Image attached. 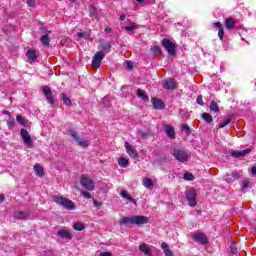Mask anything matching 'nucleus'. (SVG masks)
Here are the masks:
<instances>
[{
    "label": "nucleus",
    "instance_id": "nucleus-4",
    "mask_svg": "<svg viewBox=\"0 0 256 256\" xmlns=\"http://www.w3.org/2000/svg\"><path fill=\"white\" fill-rule=\"evenodd\" d=\"M185 197L189 207H197V191L195 188H190L185 191Z\"/></svg>",
    "mask_w": 256,
    "mask_h": 256
},
{
    "label": "nucleus",
    "instance_id": "nucleus-44",
    "mask_svg": "<svg viewBox=\"0 0 256 256\" xmlns=\"http://www.w3.org/2000/svg\"><path fill=\"white\" fill-rule=\"evenodd\" d=\"M213 27H217L218 29H223V25L221 24V22H214Z\"/></svg>",
    "mask_w": 256,
    "mask_h": 256
},
{
    "label": "nucleus",
    "instance_id": "nucleus-45",
    "mask_svg": "<svg viewBox=\"0 0 256 256\" xmlns=\"http://www.w3.org/2000/svg\"><path fill=\"white\" fill-rule=\"evenodd\" d=\"M78 37H80V38H85V39H87V33H85V32H78Z\"/></svg>",
    "mask_w": 256,
    "mask_h": 256
},
{
    "label": "nucleus",
    "instance_id": "nucleus-24",
    "mask_svg": "<svg viewBox=\"0 0 256 256\" xmlns=\"http://www.w3.org/2000/svg\"><path fill=\"white\" fill-rule=\"evenodd\" d=\"M100 47L106 53H110L111 52V44H109V42H107V41H103L102 40L101 43H100Z\"/></svg>",
    "mask_w": 256,
    "mask_h": 256
},
{
    "label": "nucleus",
    "instance_id": "nucleus-25",
    "mask_svg": "<svg viewBox=\"0 0 256 256\" xmlns=\"http://www.w3.org/2000/svg\"><path fill=\"white\" fill-rule=\"evenodd\" d=\"M161 249L164 251L165 256H173V252L169 249V245L165 242L161 244Z\"/></svg>",
    "mask_w": 256,
    "mask_h": 256
},
{
    "label": "nucleus",
    "instance_id": "nucleus-37",
    "mask_svg": "<svg viewBox=\"0 0 256 256\" xmlns=\"http://www.w3.org/2000/svg\"><path fill=\"white\" fill-rule=\"evenodd\" d=\"M81 195H82V197L84 198V199H92V195H91V193H89V192H87V191H85V190H82L81 191Z\"/></svg>",
    "mask_w": 256,
    "mask_h": 256
},
{
    "label": "nucleus",
    "instance_id": "nucleus-14",
    "mask_svg": "<svg viewBox=\"0 0 256 256\" xmlns=\"http://www.w3.org/2000/svg\"><path fill=\"white\" fill-rule=\"evenodd\" d=\"M164 131L167 137H169L170 139H175V128H173V126L168 124L164 125Z\"/></svg>",
    "mask_w": 256,
    "mask_h": 256
},
{
    "label": "nucleus",
    "instance_id": "nucleus-19",
    "mask_svg": "<svg viewBox=\"0 0 256 256\" xmlns=\"http://www.w3.org/2000/svg\"><path fill=\"white\" fill-rule=\"evenodd\" d=\"M142 185L146 189H151V187H153V185H155V183L153 182V180L151 178L144 177L143 180H142Z\"/></svg>",
    "mask_w": 256,
    "mask_h": 256
},
{
    "label": "nucleus",
    "instance_id": "nucleus-18",
    "mask_svg": "<svg viewBox=\"0 0 256 256\" xmlns=\"http://www.w3.org/2000/svg\"><path fill=\"white\" fill-rule=\"evenodd\" d=\"M26 57L30 63L37 60V52L33 49H29L26 53Z\"/></svg>",
    "mask_w": 256,
    "mask_h": 256
},
{
    "label": "nucleus",
    "instance_id": "nucleus-23",
    "mask_svg": "<svg viewBox=\"0 0 256 256\" xmlns=\"http://www.w3.org/2000/svg\"><path fill=\"white\" fill-rule=\"evenodd\" d=\"M118 165L119 167H122L123 169H126V167H129V159L125 157H121L118 159Z\"/></svg>",
    "mask_w": 256,
    "mask_h": 256
},
{
    "label": "nucleus",
    "instance_id": "nucleus-49",
    "mask_svg": "<svg viewBox=\"0 0 256 256\" xmlns=\"http://www.w3.org/2000/svg\"><path fill=\"white\" fill-rule=\"evenodd\" d=\"M100 256H111V252H102Z\"/></svg>",
    "mask_w": 256,
    "mask_h": 256
},
{
    "label": "nucleus",
    "instance_id": "nucleus-52",
    "mask_svg": "<svg viewBox=\"0 0 256 256\" xmlns=\"http://www.w3.org/2000/svg\"><path fill=\"white\" fill-rule=\"evenodd\" d=\"M111 31H113V30L111 29V27H106V28H105V32H106V33H111Z\"/></svg>",
    "mask_w": 256,
    "mask_h": 256
},
{
    "label": "nucleus",
    "instance_id": "nucleus-59",
    "mask_svg": "<svg viewBox=\"0 0 256 256\" xmlns=\"http://www.w3.org/2000/svg\"><path fill=\"white\" fill-rule=\"evenodd\" d=\"M68 1H70V3H75L76 0H68Z\"/></svg>",
    "mask_w": 256,
    "mask_h": 256
},
{
    "label": "nucleus",
    "instance_id": "nucleus-58",
    "mask_svg": "<svg viewBox=\"0 0 256 256\" xmlns=\"http://www.w3.org/2000/svg\"><path fill=\"white\" fill-rule=\"evenodd\" d=\"M137 3H143L145 0H136Z\"/></svg>",
    "mask_w": 256,
    "mask_h": 256
},
{
    "label": "nucleus",
    "instance_id": "nucleus-8",
    "mask_svg": "<svg viewBox=\"0 0 256 256\" xmlns=\"http://www.w3.org/2000/svg\"><path fill=\"white\" fill-rule=\"evenodd\" d=\"M20 135H21L25 145H27V147H29V149L33 148V140L31 139V135L29 134L27 129L22 128L20 130Z\"/></svg>",
    "mask_w": 256,
    "mask_h": 256
},
{
    "label": "nucleus",
    "instance_id": "nucleus-3",
    "mask_svg": "<svg viewBox=\"0 0 256 256\" xmlns=\"http://www.w3.org/2000/svg\"><path fill=\"white\" fill-rule=\"evenodd\" d=\"M80 185L81 187H84L86 191H93V189H95V181H93V179H91V176L87 174L81 175Z\"/></svg>",
    "mask_w": 256,
    "mask_h": 256
},
{
    "label": "nucleus",
    "instance_id": "nucleus-7",
    "mask_svg": "<svg viewBox=\"0 0 256 256\" xmlns=\"http://www.w3.org/2000/svg\"><path fill=\"white\" fill-rule=\"evenodd\" d=\"M104 58H105V53H103L102 51H98L93 56L92 67H94L95 69H99V67H101V63H102Z\"/></svg>",
    "mask_w": 256,
    "mask_h": 256
},
{
    "label": "nucleus",
    "instance_id": "nucleus-46",
    "mask_svg": "<svg viewBox=\"0 0 256 256\" xmlns=\"http://www.w3.org/2000/svg\"><path fill=\"white\" fill-rule=\"evenodd\" d=\"M126 67H127V69H133V62L126 61Z\"/></svg>",
    "mask_w": 256,
    "mask_h": 256
},
{
    "label": "nucleus",
    "instance_id": "nucleus-16",
    "mask_svg": "<svg viewBox=\"0 0 256 256\" xmlns=\"http://www.w3.org/2000/svg\"><path fill=\"white\" fill-rule=\"evenodd\" d=\"M152 104L154 109H165V103L159 98H152Z\"/></svg>",
    "mask_w": 256,
    "mask_h": 256
},
{
    "label": "nucleus",
    "instance_id": "nucleus-32",
    "mask_svg": "<svg viewBox=\"0 0 256 256\" xmlns=\"http://www.w3.org/2000/svg\"><path fill=\"white\" fill-rule=\"evenodd\" d=\"M60 97H61V99H62L64 105H67V106H70V105H71V99H69V98L67 97V95H65V93H62V94L60 95Z\"/></svg>",
    "mask_w": 256,
    "mask_h": 256
},
{
    "label": "nucleus",
    "instance_id": "nucleus-2",
    "mask_svg": "<svg viewBox=\"0 0 256 256\" xmlns=\"http://www.w3.org/2000/svg\"><path fill=\"white\" fill-rule=\"evenodd\" d=\"M53 201L54 203H57V205H61V207H64V209H67L68 211H73L75 209V203L63 196H54Z\"/></svg>",
    "mask_w": 256,
    "mask_h": 256
},
{
    "label": "nucleus",
    "instance_id": "nucleus-10",
    "mask_svg": "<svg viewBox=\"0 0 256 256\" xmlns=\"http://www.w3.org/2000/svg\"><path fill=\"white\" fill-rule=\"evenodd\" d=\"M193 241H196V243H200V245H207L209 243V239L207 238V235L198 232L192 236Z\"/></svg>",
    "mask_w": 256,
    "mask_h": 256
},
{
    "label": "nucleus",
    "instance_id": "nucleus-41",
    "mask_svg": "<svg viewBox=\"0 0 256 256\" xmlns=\"http://www.w3.org/2000/svg\"><path fill=\"white\" fill-rule=\"evenodd\" d=\"M125 29L127 31H135V29H137V24L132 23L130 26H126Z\"/></svg>",
    "mask_w": 256,
    "mask_h": 256
},
{
    "label": "nucleus",
    "instance_id": "nucleus-15",
    "mask_svg": "<svg viewBox=\"0 0 256 256\" xmlns=\"http://www.w3.org/2000/svg\"><path fill=\"white\" fill-rule=\"evenodd\" d=\"M58 236L62 237L63 239H73L71 232L65 228L58 231Z\"/></svg>",
    "mask_w": 256,
    "mask_h": 256
},
{
    "label": "nucleus",
    "instance_id": "nucleus-50",
    "mask_svg": "<svg viewBox=\"0 0 256 256\" xmlns=\"http://www.w3.org/2000/svg\"><path fill=\"white\" fill-rule=\"evenodd\" d=\"M251 173L252 175H256V166H252Z\"/></svg>",
    "mask_w": 256,
    "mask_h": 256
},
{
    "label": "nucleus",
    "instance_id": "nucleus-48",
    "mask_svg": "<svg viewBox=\"0 0 256 256\" xmlns=\"http://www.w3.org/2000/svg\"><path fill=\"white\" fill-rule=\"evenodd\" d=\"M189 126L187 124L182 125V131H185L186 133L189 131Z\"/></svg>",
    "mask_w": 256,
    "mask_h": 256
},
{
    "label": "nucleus",
    "instance_id": "nucleus-36",
    "mask_svg": "<svg viewBox=\"0 0 256 256\" xmlns=\"http://www.w3.org/2000/svg\"><path fill=\"white\" fill-rule=\"evenodd\" d=\"M184 179H185V181H193V179H195V177L193 176V174L186 172L184 174Z\"/></svg>",
    "mask_w": 256,
    "mask_h": 256
},
{
    "label": "nucleus",
    "instance_id": "nucleus-22",
    "mask_svg": "<svg viewBox=\"0 0 256 256\" xmlns=\"http://www.w3.org/2000/svg\"><path fill=\"white\" fill-rule=\"evenodd\" d=\"M139 249L144 255H151V247L146 243L139 246Z\"/></svg>",
    "mask_w": 256,
    "mask_h": 256
},
{
    "label": "nucleus",
    "instance_id": "nucleus-33",
    "mask_svg": "<svg viewBox=\"0 0 256 256\" xmlns=\"http://www.w3.org/2000/svg\"><path fill=\"white\" fill-rule=\"evenodd\" d=\"M42 45H44L45 47H48L49 45V36L48 35H43L40 39Z\"/></svg>",
    "mask_w": 256,
    "mask_h": 256
},
{
    "label": "nucleus",
    "instance_id": "nucleus-40",
    "mask_svg": "<svg viewBox=\"0 0 256 256\" xmlns=\"http://www.w3.org/2000/svg\"><path fill=\"white\" fill-rule=\"evenodd\" d=\"M218 37L221 41H223V37H225V31L223 28L218 29Z\"/></svg>",
    "mask_w": 256,
    "mask_h": 256
},
{
    "label": "nucleus",
    "instance_id": "nucleus-47",
    "mask_svg": "<svg viewBox=\"0 0 256 256\" xmlns=\"http://www.w3.org/2000/svg\"><path fill=\"white\" fill-rule=\"evenodd\" d=\"M197 103H198V105H203L204 103H203V96H198L197 97Z\"/></svg>",
    "mask_w": 256,
    "mask_h": 256
},
{
    "label": "nucleus",
    "instance_id": "nucleus-21",
    "mask_svg": "<svg viewBox=\"0 0 256 256\" xmlns=\"http://www.w3.org/2000/svg\"><path fill=\"white\" fill-rule=\"evenodd\" d=\"M121 197H123L124 199H127L128 201H130L131 203H134L135 205H137V201H135V199L131 196H129V193L127 192V190H122L120 192Z\"/></svg>",
    "mask_w": 256,
    "mask_h": 256
},
{
    "label": "nucleus",
    "instance_id": "nucleus-5",
    "mask_svg": "<svg viewBox=\"0 0 256 256\" xmlns=\"http://www.w3.org/2000/svg\"><path fill=\"white\" fill-rule=\"evenodd\" d=\"M172 155L177 161H180V163H186V161H189V154L185 150L175 149Z\"/></svg>",
    "mask_w": 256,
    "mask_h": 256
},
{
    "label": "nucleus",
    "instance_id": "nucleus-39",
    "mask_svg": "<svg viewBox=\"0 0 256 256\" xmlns=\"http://www.w3.org/2000/svg\"><path fill=\"white\" fill-rule=\"evenodd\" d=\"M151 51H152L153 53H156L157 55H161V47H159V46H154V47H152V48H151Z\"/></svg>",
    "mask_w": 256,
    "mask_h": 256
},
{
    "label": "nucleus",
    "instance_id": "nucleus-1",
    "mask_svg": "<svg viewBox=\"0 0 256 256\" xmlns=\"http://www.w3.org/2000/svg\"><path fill=\"white\" fill-rule=\"evenodd\" d=\"M147 223H149L147 216L123 217L119 220V225H125V227H129V225H147Z\"/></svg>",
    "mask_w": 256,
    "mask_h": 256
},
{
    "label": "nucleus",
    "instance_id": "nucleus-34",
    "mask_svg": "<svg viewBox=\"0 0 256 256\" xmlns=\"http://www.w3.org/2000/svg\"><path fill=\"white\" fill-rule=\"evenodd\" d=\"M16 121L20 124V125H27V121L25 120V118H23V116L21 115H17L16 116Z\"/></svg>",
    "mask_w": 256,
    "mask_h": 256
},
{
    "label": "nucleus",
    "instance_id": "nucleus-6",
    "mask_svg": "<svg viewBox=\"0 0 256 256\" xmlns=\"http://www.w3.org/2000/svg\"><path fill=\"white\" fill-rule=\"evenodd\" d=\"M69 134L80 147H83L84 149H87V147H89V140L80 138L79 134H77L75 130H70Z\"/></svg>",
    "mask_w": 256,
    "mask_h": 256
},
{
    "label": "nucleus",
    "instance_id": "nucleus-11",
    "mask_svg": "<svg viewBox=\"0 0 256 256\" xmlns=\"http://www.w3.org/2000/svg\"><path fill=\"white\" fill-rule=\"evenodd\" d=\"M125 149L126 153L129 155V157H131V159H139V153L137 152V149H135V147H133L131 144L126 142Z\"/></svg>",
    "mask_w": 256,
    "mask_h": 256
},
{
    "label": "nucleus",
    "instance_id": "nucleus-27",
    "mask_svg": "<svg viewBox=\"0 0 256 256\" xmlns=\"http://www.w3.org/2000/svg\"><path fill=\"white\" fill-rule=\"evenodd\" d=\"M175 87H177V85L175 84V81L171 79L165 81V84H164L165 89H175Z\"/></svg>",
    "mask_w": 256,
    "mask_h": 256
},
{
    "label": "nucleus",
    "instance_id": "nucleus-12",
    "mask_svg": "<svg viewBox=\"0 0 256 256\" xmlns=\"http://www.w3.org/2000/svg\"><path fill=\"white\" fill-rule=\"evenodd\" d=\"M43 94L45 95L50 105H55V98L53 97V92L51 91V88L49 86L43 87Z\"/></svg>",
    "mask_w": 256,
    "mask_h": 256
},
{
    "label": "nucleus",
    "instance_id": "nucleus-17",
    "mask_svg": "<svg viewBox=\"0 0 256 256\" xmlns=\"http://www.w3.org/2000/svg\"><path fill=\"white\" fill-rule=\"evenodd\" d=\"M235 19L233 18H226L225 19V27L228 29V31H233L235 29Z\"/></svg>",
    "mask_w": 256,
    "mask_h": 256
},
{
    "label": "nucleus",
    "instance_id": "nucleus-55",
    "mask_svg": "<svg viewBox=\"0 0 256 256\" xmlns=\"http://www.w3.org/2000/svg\"><path fill=\"white\" fill-rule=\"evenodd\" d=\"M3 201H5V196L4 195H0V202L3 203Z\"/></svg>",
    "mask_w": 256,
    "mask_h": 256
},
{
    "label": "nucleus",
    "instance_id": "nucleus-26",
    "mask_svg": "<svg viewBox=\"0 0 256 256\" xmlns=\"http://www.w3.org/2000/svg\"><path fill=\"white\" fill-rule=\"evenodd\" d=\"M34 171L36 173V175H38V177H43V175H45L44 171H43V166L36 164L34 166Z\"/></svg>",
    "mask_w": 256,
    "mask_h": 256
},
{
    "label": "nucleus",
    "instance_id": "nucleus-13",
    "mask_svg": "<svg viewBox=\"0 0 256 256\" xmlns=\"http://www.w3.org/2000/svg\"><path fill=\"white\" fill-rule=\"evenodd\" d=\"M251 153V149H245V150H240V151H232L231 155L232 157H235L236 159H239V157H245V155H249Z\"/></svg>",
    "mask_w": 256,
    "mask_h": 256
},
{
    "label": "nucleus",
    "instance_id": "nucleus-9",
    "mask_svg": "<svg viewBox=\"0 0 256 256\" xmlns=\"http://www.w3.org/2000/svg\"><path fill=\"white\" fill-rule=\"evenodd\" d=\"M162 45H163V47H165V49L169 55H175V53H176L175 43L171 42V40H169L167 38H164L162 40Z\"/></svg>",
    "mask_w": 256,
    "mask_h": 256
},
{
    "label": "nucleus",
    "instance_id": "nucleus-42",
    "mask_svg": "<svg viewBox=\"0 0 256 256\" xmlns=\"http://www.w3.org/2000/svg\"><path fill=\"white\" fill-rule=\"evenodd\" d=\"M249 188V180H244L243 182H242V188H241V190L242 191H245V189H248Z\"/></svg>",
    "mask_w": 256,
    "mask_h": 256
},
{
    "label": "nucleus",
    "instance_id": "nucleus-54",
    "mask_svg": "<svg viewBox=\"0 0 256 256\" xmlns=\"http://www.w3.org/2000/svg\"><path fill=\"white\" fill-rule=\"evenodd\" d=\"M231 177H235L236 179H239V177L237 176V173H235V172L231 173Z\"/></svg>",
    "mask_w": 256,
    "mask_h": 256
},
{
    "label": "nucleus",
    "instance_id": "nucleus-20",
    "mask_svg": "<svg viewBox=\"0 0 256 256\" xmlns=\"http://www.w3.org/2000/svg\"><path fill=\"white\" fill-rule=\"evenodd\" d=\"M137 97H140V99H142V101H149V96L147 95V92H145V90L143 89H138L137 93H136Z\"/></svg>",
    "mask_w": 256,
    "mask_h": 256
},
{
    "label": "nucleus",
    "instance_id": "nucleus-57",
    "mask_svg": "<svg viewBox=\"0 0 256 256\" xmlns=\"http://www.w3.org/2000/svg\"><path fill=\"white\" fill-rule=\"evenodd\" d=\"M3 113H4V115H9V111H7V110H4Z\"/></svg>",
    "mask_w": 256,
    "mask_h": 256
},
{
    "label": "nucleus",
    "instance_id": "nucleus-28",
    "mask_svg": "<svg viewBox=\"0 0 256 256\" xmlns=\"http://www.w3.org/2000/svg\"><path fill=\"white\" fill-rule=\"evenodd\" d=\"M73 229L75 231H84L85 229V224H83V222H75L73 224Z\"/></svg>",
    "mask_w": 256,
    "mask_h": 256
},
{
    "label": "nucleus",
    "instance_id": "nucleus-29",
    "mask_svg": "<svg viewBox=\"0 0 256 256\" xmlns=\"http://www.w3.org/2000/svg\"><path fill=\"white\" fill-rule=\"evenodd\" d=\"M14 217L16 219H27L29 217V213H27V212H16Z\"/></svg>",
    "mask_w": 256,
    "mask_h": 256
},
{
    "label": "nucleus",
    "instance_id": "nucleus-31",
    "mask_svg": "<svg viewBox=\"0 0 256 256\" xmlns=\"http://www.w3.org/2000/svg\"><path fill=\"white\" fill-rule=\"evenodd\" d=\"M202 119L207 123H213V116H211L209 113H203Z\"/></svg>",
    "mask_w": 256,
    "mask_h": 256
},
{
    "label": "nucleus",
    "instance_id": "nucleus-53",
    "mask_svg": "<svg viewBox=\"0 0 256 256\" xmlns=\"http://www.w3.org/2000/svg\"><path fill=\"white\" fill-rule=\"evenodd\" d=\"M94 205H95V207H101V202L94 201Z\"/></svg>",
    "mask_w": 256,
    "mask_h": 256
},
{
    "label": "nucleus",
    "instance_id": "nucleus-56",
    "mask_svg": "<svg viewBox=\"0 0 256 256\" xmlns=\"http://www.w3.org/2000/svg\"><path fill=\"white\" fill-rule=\"evenodd\" d=\"M231 253H233V254L237 253V249L232 248V249H231Z\"/></svg>",
    "mask_w": 256,
    "mask_h": 256
},
{
    "label": "nucleus",
    "instance_id": "nucleus-43",
    "mask_svg": "<svg viewBox=\"0 0 256 256\" xmlns=\"http://www.w3.org/2000/svg\"><path fill=\"white\" fill-rule=\"evenodd\" d=\"M27 5H28V7H35L36 2H35V0H27Z\"/></svg>",
    "mask_w": 256,
    "mask_h": 256
},
{
    "label": "nucleus",
    "instance_id": "nucleus-38",
    "mask_svg": "<svg viewBox=\"0 0 256 256\" xmlns=\"http://www.w3.org/2000/svg\"><path fill=\"white\" fill-rule=\"evenodd\" d=\"M7 125L9 127V129H13V127H15V119L9 118L7 121Z\"/></svg>",
    "mask_w": 256,
    "mask_h": 256
},
{
    "label": "nucleus",
    "instance_id": "nucleus-35",
    "mask_svg": "<svg viewBox=\"0 0 256 256\" xmlns=\"http://www.w3.org/2000/svg\"><path fill=\"white\" fill-rule=\"evenodd\" d=\"M229 123H231V118H227V119L223 120L219 125L220 129H223V127H227V125H229Z\"/></svg>",
    "mask_w": 256,
    "mask_h": 256
},
{
    "label": "nucleus",
    "instance_id": "nucleus-30",
    "mask_svg": "<svg viewBox=\"0 0 256 256\" xmlns=\"http://www.w3.org/2000/svg\"><path fill=\"white\" fill-rule=\"evenodd\" d=\"M210 111L214 113H219V105L214 100L210 103Z\"/></svg>",
    "mask_w": 256,
    "mask_h": 256
},
{
    "label": "nucleus",
    "instance_id": "nucleus-51",
    "mask_svg": "<svg viewBox=\"0 0 256 256\" xmlns=\"http://www.w3.org/2000/svg\"><path fill=\"white\" fill-rule=\"evenodd\" d=\"M126 17H127V15L122 14V15L120 16V21H125Z\"/></svg>",
    "mask_w": 256,
    "mask_h": 256
}]
</instances>
